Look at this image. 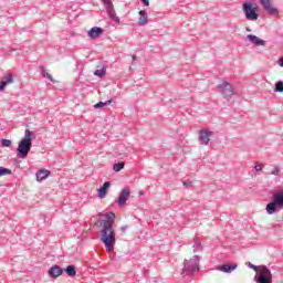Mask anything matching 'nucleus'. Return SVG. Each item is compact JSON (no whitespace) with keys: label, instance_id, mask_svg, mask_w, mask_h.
Wrapping results in <instances>:
<instances>
[{"label":"nucleus","instance_id":"nucleus-1","mask_svg":"<svg viewBox=\"0 0 283 283\" xmlns=\"http://www.w3.org/2000/svg\"><path fill=\"white\" fill-rule=\"evenodd\" d=\"M102 231H101V242L106 248L108 253L114 252V244H116V232L114 231V220L116 214L114 212H107L102 214Z\"/></svg>","mask_w":283,"mask_h":283},{"label":"nucleus","instance_id":"nucleus-2","mask_svg":"<svg viewBox=\"0 0 283 283\" xmlns=\"http://www.w3.org/2000/svg\"><path fill=\"white\" fill-rule=\"evenodd\" d=\"M30 149H32V132L30 129H25L24 137L19 142L17 148L18 157L22 159L28 158Z\"/></svg>","mask_w":283,"mask_h":283},{"label":"nucleus","instance_id":"nucleus-3","mask_svg":"<svg viewBox=\"0 0 283 283\" xmlns=\"http://www.w3.org/2000/svg\"><path fill=\"white\" fill-rule=\"evenodd\" d=\"M243 12L245 15V19L248 21H258L260 18V8L258 7V3L255 2H244L243 6Z\"/></svg>","mask_w":283,"mask_h":283},{"label":"nucleus","instance_id":"nucleus-4","mask_svg":"<svg viewBox=\"0 0 283 283\" xmlns=\"http://www.w3.org/2000/svg\"><path fill=\"white\" fill-rule=\"evenodd\" d=\"M255 277L256 283H273V274L265 265H261V269Z\"/></svg>","mask_w":283,"mask_h":283},{"label":"nucleus","instance_id":"nucleus-5","mask_svg":"<svg viewBox=\"0 0 283 283\" xmlns=\"http://www.w3.org/2000/svg\"><path fill=\"white\" fill-rule=\"evenodd\" d=\"M217 88L219 90L220 94L223 95V98H231V96L235 95L233 85L227 81H222L220 84H218Z\"/></svg>","mask_w":283,"mask_h":283},{"label":"nucleus","instance_id":"nucleus-6","mask_svg":"<svg viewBox=\"0 0 283 283\" xmlns=\"http://www.w3.org/2000/svg\"><path fill=\"white\" fill-rule=\"evenodd\" d=\"M261 6L264 8V10L268 12V14H272L273 17H277L280 14V11L277 8L271 7V0H259Z\"/></svg>","mask_w":283,"mask_h":283},{"label":"nucleus","instance_id":"nucleus-7","mask_svg":"<svg viewBox=\"0 0 283 283\" xmlns=\"http://www.w3.org/2000/svg\"><path fill=\"white\" fill-rule=\"evenodd\" d=\"M211 136H213V132L209 129H201L199 132V143L201 145H209V140H211Z\"/></svg>","mask_w":283,"mask_h":283},{"label":"nucleus","instance_id":"nucleus-8","mask_svg":"<svg viewBox=\"0 0 283 283\" xmlns=\"http://www.w3.org/2000/svg\"><path fill=\"white\" fill-rule=\"evenodd\" d=\"M132 191L129 190V187L124 188L119 193L118 205L119 207H125V202L129 200Z\"/></svg>","mask_w":283,"mask_h":283},{"label":"nucleus","instance_id":"nucleus-9","mask_svg":"<svg viewBox=\"0 0 283 283\" xmlns=\"http://www.w3.org/2000/svg\"><path fill=\"white\" fill-rule=\"evenodd\" d=\"M12 83H14V77L12 76V73H8L0 81V92H3V90H6V87Z\"/></svg>","mask_w":283,"mask_h":283},{"label":"nucleus","instance_id":"nucleus-10","mask_svg":"<svg viewBox=\"0 0 283 283\" xmlns=\"http://www.w3.org/2000/svg\"><path fill=\"white\" fill-rule=\"evenodd\" d=\"M238 269V263L222 264L217 268V271H221L222 273H233Z\"/></svg>","mask_w":283,"mask_h":283},{"label":"nucleus","instance_id":"nucleus-11","mask_svg":"<svg viewBox=\"0 0 283 283\" xmlns=\"http://www.w3.org/2000/svg\"><path fill=\"white\" fill-rule=\"evenodd\" d=\"M49 275L50 277H61V275H63V269L59 265H53L49 269Z\"/></svg>","mask_w":283,"mask_h":283},{"label":"nucleus","instance_id":"nucleus-12","mask_svg":"<svg viewBox=\"0 0 283 283\" xmlns=\"http://www.w3.org/2000/svg\"><path fill=\"white\" fill-rule=\"evenodd\" d=\"M247 39H248V41H250V43H252L253 45H256V46H260V45L264 46V45H266V41H264V40L258 38L256 35L248 34V35H247Z\"/></svg>","mask_w":283,"mask_h":283},{"label":"nucleus","instance_id":"nucleus-13","mask_svg":"<svg viewBox=\"0 0 283 283\" xmlns=\"http://www.w3.org/2000/svg\"><path fill=\"white\" fill-rule=\"evenodd\" d=\"M104 30L101 27H93L90 31H88V38L90 39H98L101 36V34H103Z\"/></svg>","mask_w":283,"mask_h":283},{"label":"nucleus","instance_id":"nucleus-14","mask_svg":"<svg viewBox=\"0 0 283 283\" xmlns=\"http://www.w3.org/2000/svg\"><path fill=\"white\" fill-rule=\"evenodd\" d=\"M109 187H112L109 181L104 182L103 186L98 189V198H105V196H107V191H109Z\"/></svg>","mask_w":283,"mask_h":283},{"label":"nucleus","instance_id":"nucleus-15","mask_svg":"<svg viewBox=\"0 0 283 283\" xmlns=\"http://www.w3.org/2000/svg\"><path fill=\"white\" fill-rule=\"evenodd\" d=\"M273 201H274V205H276V207L282 208L283 207V192L279 191V192L274 193Z\"/></svg>","mask_w":283,"mask_h":283},{"label":"nucleus","instance_id":"nucleus-16","mask_svg":"<svg viewBox=\"0 0 283 283\" xmlns=\"http://www.w3.org/2000/svg\"><path fill=\"white\" fill-rule=\"evenodd\" d=\"M50 176H52V171L45 168L38 170L35 174V178H50Z\"/></svg>","mask_w":283,"mask_h":283},{"label":"nucleus","instance_id":"nucleus-17","mask_svg":"<svg viewBox=\"0 0 283 283\" xmlns=\"http://www.w3.org/2000/svg\"><path fill=\"white\" fill-rule=\"evenodd\" d=\"M147 11L140 10L139 11V19H138V25H147Z\"/></svg>","mask_w":283,"mask_h":283},{"label":"nucleus","instance_id":"nucleus-18","mask_svg":"<svg viewBox=\"0 0 283 283\" xmlns=\"http://www.w3.org/2000/svg\"><path fill=\"white\" fill-rule=\"evenodd\" d=\"M276 211H277V203H275V201H272V202L268 203L266 212L270 216H273V213H275Z\"/></svg>","mask_w":283,"mask_h":283},{"label":"nucleus","instance_id":"nucleus-19","mask_svg":"<svg viewBox=\"0 0 283 283\" xmlns=\"http://www.w3.org/2000/svg\"><path fill=\"white\" fill-rule=\"evenodd\" d=\"M65 273H67L69 277H74V275H76V268H74V265H69L65 269Z\"/></svg>","mask_w":283,"mask_h":283},{"label":"nucleus","instance_id":"nucleus-20","mask_svg":"<svg viewBox=\"0 0 283 283\" xmlns=\"http://www.w3.org/2000/svg\"><path fill=\"white\" fill-rule=\"evenodd\" d=\"M105 105H112V99H108L106 102H98L94 105L95 109H101V107H105Z\"/></svg>","mask_w":283,"mask_h":283},{"label":"nucleus","instance_id":"nucleus-21","mask_svg":"<svg viewBox=\"0 0 283 283\" xmlns=\"http://www.w3.org/2000/svg\"><path fill=\"white\" fill-rule=\"evenodd\" d=\"M108 17L114 21V23H120V18L116 15V11L108 13Z\"/></svg>","mask_w":283,"mask_h":283},{"label":"nucleus","instance_id":"nucleus-22","mask_svg":"<svg viewBox=\"0 0 283 283\" xmlns=\"http://www.w3.org/2000/svg\"><path fill=\"white\" fill-rule=\"evenodd\" d=\"M124 168H125V163L124 161H120V163H117V164L113 165V169L115 171H122V169H124Z\"/></svg>","mask_w":283,"mask_h":283},{"label":"nucleus","instance_id":"nucleus-23","mask_svg":"<svg viewBox=\"0 0 283 283\" xmlns=\"http://www.w3.org/2000/svg\"><path fill=\"white\" fill-rule=\"evenodd\" d=\"M274 92L283 93V81H277L275 83Z\"/></svg>","mask_w":283,"mask_h":283},{"label":"nucleus","instance_id":"nucleus-24","mask_svg":"<svg viewBox=\"0 0 283 283\" xmlns=\"http://www.w3.org/2000/svg\"><path fill=\"white\" fill-rule=\"evenodd\" d=\"M12 174V170L6 168V167H0V177L1 176H10Z\"/></svg>","mask_w":283,"mask_h":283},{"label":"nucleus","instance_id":"nucleus-25","mask_svg":"<svg viewBox=\"0 0 283 283\" xmlns=\"http://www.w3.org/2000/svg\"><path fill=\"white\" fill-rule=\"evenodd\" d=\"M95 76H98L99 78H103L105 76V69H99L94 72Z\"/></svg>","mask_w":283,"mask_h":283},{"label":"nucleus","instance_id":"nucleus-26","mask_svg":"<svg viewBox=\"0 0 283 283\" xmlns=\"http://www.w3.org/2000/svg\"><path fill=\"white\" fill-rule=\"evenodd\" d=\"M2 147H12V140L10 139H1Z\"/></svg>","mask_w":283,"mask_h":283},{"label":"nucleus","instance_id":"nucleus-27","mask_svg":"<svg viewBox=\"0 0 283 283\" xmlns=\"http://www.w3.org/2000/svg\"><path fill=\"white\" fill-rule=\"evenodd\" d=\"M182 184L186 189H191V187H193V184L189 179H186Z\"/></svg>","mask_w":283,"mask_h":283},{"label":"nucleus","instance_id":"nucleus-28","mask_svg":"<svg viewBox=\"0 0 283 283\" xmlns=\"http://www.w3.org/2000/svg\"><path fill=\"white\" fill-rule=\"evenodd\" d=\"M248 266L250 269H253V271H255L256 274L259 273L260 269H262V265L256 266V265H253L251 262L248 263Z\"/></svg>","mask_w":283,"mask_h":283},{"label":"nucleus","instance_id":"nucleus-29","mask_svg":"<svg viewBox=\"0 0 283 283\" xmlns=\"http://www.w3.org/2000/svg\"><path fill=\"white\" fill-rule=\"evenodd\" d=\"M106 11H107V14L114 12V4H112V2H108L106 4Z\"/></svg>","mask_w":283,"mask_h":283},{"label":"nucleus","instance_id":"nucleus-30","mask_svg":"<svg viewBox=\"0 0 283 283\" xmlns=\"http://www.w3.org/2000/svg\"><path fill=\"white\" fill-rule=\"evenodd\" d=\"M42 76L43 78H49V81H54L52 80V75H50V73H48L45 70L42 71Z\"/></svg>","mask_w":283,"mask_h":283},{"label":"nucleus","instance_id":"nucleus-31","mask_svg":"<svg viewBox=\"0 0 283 283\" xmlns=\"http://www.w3.org/2000/svg\"><path fill=\"white\" fill-rule=\"evenodd\" d=\"M271 175H272V176H280V167L275 166V167L271 170Z\"/></svg>","mask_w":283,"mask_h":283},{"label":"nucleus","instance_id":"nucleus-32","mask_svg":"<svg viewBox=\"0 0 283 283\" xmlns=\"http://www.w3.org/2000/svg\"><path fill=\"white\" fill-rule=\"evenodd\" d=\"M254 169H255V171H262V169H264V164H256L254 166Z\"/></svg>","mask_w":283,"mask_h":283},{"label":"nucleus","instance_id":"nucleus-33","mask_svg":"<svg viewBox=\"0 0 283 283\" xmlns=\"http://www.w3.org/2000/svg\"><path fill=\"white\" fill-rule=\"evenodd\" d=\"M142 3H144V6H146V7H149V0H144V1H142Z\"/></svg>","mask_w":283,"mask_h":283},{"label":"nucleus","instance_id":"nucleus-34","mask_svg":"<svg viewBox=\"0 0 283 283\" xmlns=\"http://www.w3.org/2000/svg\"><path fill=\"white\" fill-rule=\"evenodd\" d=\"M279 65H280V67H283V57H281V59L279 60Z\"/></svg>","mask_w":283,"mask_h":283},{"label":"nucleus","instance_id":"nucleus-35","mask_svg":"<svg viewBox=\"0 0 283 283\" xmlns=\"http://www.w3.org/2000/svg\"><path fill=\"white\" fill-rule=\"evenodd\" d=\"M125 229H127V226L126 227H122L120 231H125Z\"/></svg>","mask_w":283,"mask_h":283},{"label":"nucleus","instance_id":"nucleus-36","mask_svg":"<svg viewBox=\"0 0 283 283\" xmlns=\"http://www.w3.org/2000/svg\"><path fill=\"white\" fill-rule=\"evenodd\" d=\"M133 61H136V55H133Z\"/></svg>","mask_w":283,"mask_h":283},{"label":"nucleus","instance_id":"nucleus-37","mask_svg":"<svg viewBox=\"0 0 283 283\" xmlns=\"http://www.w3.org/2000/svg\"><path fill=\"white\" fill-rule=\"evenodd\" d=\"M41 180H43V179H38V182H41Z\"/></svg>","mask_w":283,"mask_h":283}]
</instances>
